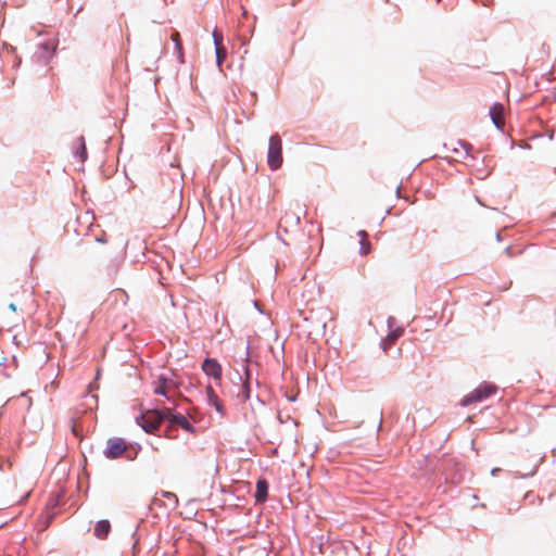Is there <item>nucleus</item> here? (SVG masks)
I'll return each mask as SVG.
<instances>
[{
	"label": "nucleus",
	"mask_w": 556,
	"mask_h": 556,
	"mask_svg": "<svg viewBox=\"0 0 556 556\" xmlns=\"http://www.w3.org/2000/svg\"><path fill=\"white\" fill-rule=\"evenodd\" d=\"M254 306H255V308H257L258 311H261V309H260V307H258V303H257L256 301L254 302Z\"/></svg>",
	"instance_id": "nucleus-34"
},
{
	"label": "nucleus",
	"mask_w": 556,
	"mask_h": 556,
	"mask_svg": "<svg viewBox=\"0 0 556 556\" xmlns=\"http://www.w3.org/2000/svg\"><path fill=\"white\" fill-rule=\"evenodd\" d=\"M213 39H214L215 49L217 48V45H218V47H223V45H222L223 36L216 29L213 31Z\"/></svg>",
	"instance_id": "nucleus-22"
},
{
	"label": "nucleus",
	"mask_w": 556,
	"mask_h": 556,
	"mask_svg": "<svg viewBox=\"0 0 556 556\" xmlns=\"http://www.w3.org/2000/svg\"><path fill=\"white\" fill-rule=\"evenodd\" d=\"M152 504L153 505H160V498L154 497L153 501H152Z\"/></svg>",
	"instance_id": "nucleus-31"
},
{
	"label": "nucleus",
	"mask_w": 556,
	"mask_h": 556,
	"mask_svg": "<svg viewBox=\"0 0 556 556\" xmlns=\"http://www.w3.org/2000/svg\"><path fill=\"white\" fill-rule=\"evenodd\" d=\"M504 112H505V109H504L503 104H501L498 102H495L490 108V111H489V115L492 119V123L500 130H503L504 124H505Z\"/></svg>",
	"instance_id": "nucleus-7"
},
{
	"label": "nucleus",
	"mask_w": 556,
	"mask_h": 556,
	"mask_svg": "<svg viewBox=\"0 0 556 556\" xmlns=\"http://www.w3.org/2000/svg\"><path fill=\"white\" fill-rule=\"evenodd\" d=\"M288 400H289L290 402H294V401L296 400V396H295V395L288 396Z\"/></svg>",
	"instance_id": "nucleus-33"
},
{
	"label": "nucleus",
	"mask_w": 556,
	"mask_h": 556,
	"mask_svg": "<svg viewBox=\"0 0 556 556\" xmlns=\"http://www.w3.org/2000/svg\"><path fill=\"white\" fill-rule=\"evenodd\" d=\"M267 164L271 170H277L282 165V141L278 134L269 138Z\"/></svg>",
	"instance_id": "nucleus-2"
},
{
	"label": "nucleus",
	"mask_w": 556,
	"mask_h": 556,
	"mask_svg": "<svg viewBox=\"0 0 556 556\" xmlns=\"http://www.w3.org/2000/svg\"><path fill=\"white\" fill-rule=\"evenodd\" d=\"M458 144L464 149V151L466 153V156H469L470 155V151L472 150V146L469 142L465 141V140H459Z\"/></svg>",
	"instance_id": "nucleus-21"
},
{
	"label": "nucleus",
	"mask_w": 556,
	"mask_h": 556,
	"mask_svg": "<svg viewBox=\"0 0 556 556\" xmlns=\"http://www.w3.org/2000/svg\"><path fill=\"white\" fill-rule=\"evenodd\" d=\"M396 195L400 197V188H396Z\"/></svg>",
	"instance_id": "nucleus-37"
},
{
	"label": "nucleus",
	"mask_w": 556,
	"mask_h": 556,
	"mask_svg": "<svg viewBox=\"0 0 556 556\" xmlns=\"http://www.w3.org/2000/svg\"><path fill=\"white\" fill-rule=\"evenodd\" d=\"M206 402L210 406L215 407L216 412L223 417L225 416V408L218 399V395L214 391L211 384L206 387Z\"/></svg>",
	"instance_id": "nucleus-8"
},
{
	"label": "nucleus",
	"mask_w": 556,
	"mask_h": 556,
	"mask_svg": "<svg viewBox=\"0 0 556 556\" xmlns=\"http://www.w3.org/2000/svg\"><path fill=\"white\" fill-rule=\"evenodd\" d=\"M97 241L98 242H104V240L102 238H97Z\"/></svg>",
	"instance_id": "nucleus-38"
},
{
	"label": "nucleus",
	"mask_w": 556,
	"mask_h": 556,
	"mask_svg": "<svg viewBox=\"0 0 556 556\" xmlns=\"http://www.w3.org/2000/svg\"><path fill=\"white\" fill-rule=\"evenodd\" d=\"M357 235L361 237V240H366L367 232L365 230H359Z\"/></svg>",
	"instance_id": "nucleus-26"
},
{
	"label": "nucleus",
	"mask_w": 556,
	"mask_h": 556,
	"mask_svg": "<svg viewBox=\"0 0 556 556\" xmlns=\"http://www.w3.org/2000/svg\"><path fill=\"white\" fill-rule=\"evenodd\" d=\"M496 239H497L498 241L501 240V233H500V232H497V233H496Z\"/></svg>",
	"instance_id": "nucleus-35"
},
{
	"label": "nucleus",
	"mask_w": 556,
	"mask_h": 556,
	"mask_svg": "<svg viewBox=\"0 0 556 556\" xmlns=\"http://www.w3.org/2000/svg\"><path fill=\"white\" fill-rule=\"evenodd\" d=\"M458 144L464 149V151L466 153V156H469L470 155V151L472 150V146L469 142L465 141V140H459Z\"/></svg>",
	"instance_id": "nucleus-20"
},
{
	"label": "nucleus",
	"mask_w": 556,
	"mask_h": 556,
	"mask_svg": "<svg viewBox=\"0 0 556 556\" xmlns=\"http://www.w3.org/2000/svg\"><path fill=\"white\" fill-rule=\"evenodd\" d=\"M121 263H122V260H115L113 265L110 268V273L109 274L116 273V270H117V268H118Z\"/></svg>",
	"instance_id": "nucleus-23"
},
{
	"label": "nucleus",
	"mask_w": 556,
	"mask_h": 556,
	"mask_svg": "<svg viewBox=\"0 0 556 556\" xmlns=\"http://www.w3.org/2000/svg\"><path fill=\"white\" fill-rule=\"evenodd\" d=\"M176 382L172 377L161 375L156 381V384L153 389V392L157 395L164 396L167 401L174 403L173 396L169 394V391L174 389Z\"/></svg>",
	"instance_id": "nucleus-3"
},
{
	"label": "nucleus",
	"mask_w": 556,
	"mask_h": 556,
	"mask_svg": "<svg viewBox=\"0 0 556 556\" xmlns=\"http://www.w3.org/2000/svg\"><path fill=\"white\" fill-rule=\"evenodd\" d=\"M216 54V64L220 68L222 64L224 63L226 56H227V50L225 47H218L215 49Z\"/></svg>",
	"instance_id": "nucleus-18"
},
{
	"label": "nucleus",
	"mask_w": 556,
	"mask_h": 556,
	"mask_svg": "<svg viewBox=\"0 0 556 556\" xmlns=\"http://www.w3.org/2000/svg\"><path fill=\"white\" fill-rule=\"evenodd\" d=\"M52 518H53V516H47L43 529H46L49 526V523L51 522Z\"/></svg>",
	"instance_id": "nucleus-27"
},
{
	"label": "nucleus",
	"mask_w": 556,
	"mask_h": 556,
	"mask_svg": "<svg viewBox=\"0 0 556 556\" xmlns=\"http://www.w3.org/2000/svg\"><path fill=\"white\" fill-rule=\"evenodd\" d=\"M38 50L39 51H37L35 53V56L38 58V59L42 58L45 60V62L52 56L53 49L50 46V43H48V42L39 45L38 46Z\"/></svg>",
	"instance_id": "nucleus-16"
},
{
	"label": "nucleus",
	"mask_w": 556,
	"mask_h": 556,
	"mask_svg": "<svg viewBox=\"0 0 556 556\" xmlns=\"http://www.w3.org/2000/svg\"><path fill=\"white\" fill-rule=\"evenodd\" d=\"M269 484L265 478H260L256 481V490L254 493V500L256 503H264L267 501Z\"/></svg>",
	"instance_id": "nucleus-9"
},
{
	"label": "nucleus",
	"mask_w": 556,
	"mask_h": 556,
	"mask_svg": "<svg viewBox=\"0 0 556 556\" xmlns=\"http://www.w3.org/2000/svg\"><path fill=\"white\" fill-rule=\"evenodd\" d=\"M370 250V243L367 240H361V249L359 254L361 255H367Z\"/></svg>",
	"instance_id": "nucleus-19"
},
{
	"label": "nucleus",
	"mask_w": 556,
	"mask_h": 556,
	"mask_svg": "<svg viewBox=\"0 0 556 556\" xmlns=\"http://www.w3.org/2000/svg\"><path fill=\"white\" fill-rule=\"evenodd\" d=\"M111 531V523L108 519L99 520L93 529V534L96 538L100 540H104L108 538Z\"/></svg>",
	"instance_id": "nucleus-11"
},
{
	"label": "nucleus",
	"mask_w": 556,
	"mask_h": 556,
	"mask_svg": "<svg viewBox=\"0 0 556 556\" xmlns=\"http://www.w3.org/2000/svg\"><path fill=\"white\" fill-rule=\"evenodd\" d=\"M395 324V318L390 316L388 318V327L390 329L387 338L383 340L382 349L386 351L388 349V345L393 344L404 332V329L402 327H396L393 329V326Z\"/></svg>",
	"instance_id": "nucleus-5"
},
{
	"label": "nucleus",
	"mask_w": 556,
	"mask_h": 556,
	"mask_svg": "<svg viewBox=\"0 0 556 556\" xmlns=\"http://www.w3.org/2000/svg\"><path fill=\"white\" fill-rule=\"evenodd\" d=\"M170 39L173 40V42L175 45L174 53L177 55V59H178L179 63H184L185 62V60H184V51H182V43H181V40H180L179 33L174 31L172 34V36H170Z\"/></svg>",
	"instance_id": "nucleus-15"
},
{
	"label": "nucleus",
	"mask_w": 556,
	"mask_h": 556,
	"mask_svg": "<svg viewBox=\"0 0 556 556\" xmlns=\"http://www.w3.org/2000/svg\"><path fill=\"white\" fill-rule=\"evenodd\" d=\"M127 450L126 442L121 438L110 439L108 441V445L103 451V454L109 459H115L122 456V454Z\"/></svg>",
	"instance_id": "nucleus-4"
},
{
	"label": "nucleus",
	"mask_w": 556,
	"mask_h": 556,
	"mask_svg": "<svg viewBox=\"0 0 556 556\" xmlns=\"http://www.w3.org/2000/svg\"><path fill=\"white\" fill-rule=\"evenodd\" d=\"M20 64H21V60H18L14 66H18Z\"/></svg>",
	"instance_id": "nucleus-40"
},
{
	"label": "nucleus",
	"mask_w": 556,
	"mask_h": 556,
	"mask_svg": "<svg viewBox=\"0 0 556 556\" xmlns=\"http://www.w3.org/2000/svg\"><path fill=\"white\" fill-rule=\"evenodd\" d=\"M202 370L215 380L222 377V366L215 358L206 357L202 363Z\"/></svg>",
	"instance_id": "nucleus-6"
},
{
	"label": "nucleus",
	"mask_w": 556,
	"mask_h": 556,
	"mask_svg": "<svg viewBox=\"0 0 556 556\" xmlns=\"http://www.w3.org/2000/svg\"><path fill=\"white\" fill-rule=\"evenodd\" d=\"M74 155L79 159L80 162H85L87 160V148L85 138L79 136L76 139V147L74 148Z\"/></svg>",
	"instance_id": "nucleus-14"
},
{
	"label": "nucleus",
	"mask_w": 556,
	"mask_h": 556,
	"mask_svg": "<svg viewBox=\"0 0 556 556\" xmlns=\"http://www.w3.org/2000/svg\"><path fill=\"white\" fill-rule=\"evenodd\" d=\"M72 430H73V433H74L75 435H77L76 428H75V427H73V429H72Z\"/></svg>",
	"instance_id": "nucleus-36"
},
{
	"label": "nucleus",
	"mask_w": 556,
	"mask_h": 556,
	"mask_svg": "<svg viewBox=\"0 0 556 556\" xmlns=\"http://www.w3.org/2000/svg\"><path fill=\"white\" fill-rule=\"evenodd\" d=\"M535 472H536V466H534V468L530 472L522 473V475H516V477L517 478H528V477L534 476Z\"/></svg>",
	"instance_id": "nucleus-24"
},
{
	"label": "nucleus",
	"mask_w": 556,
	"mask_h": 556,
	"mask_svg": "<svg viewBox=\"0 0 556 556\" xmlns=\"http://www.w3.org/2000/svg\"><path fill=\"white\" fill-rule=\"evenodd\" d=\"M168 416H169V422L172 425L179 426L187 432L194 431V427L188 421V419L182 414H175L173 412V413H167V415H165V417H168Z\"/></svg>",
	"instance_id": "nucleus-10"
},
{
	"label": "nucleus",
	"mask_w": 556,
	"mask_h": 556,
	"mask_svg": "<svg viewBox=\"0 0 556 556\" xmlns=\"http://www.w3.org/2000/svg\"><path fill=\"white\" fill-rule=\"evenodd\" d=\"M498 471H500V468H493V469L491 470V475H492V476H496Z\"/></svg>",
	"instance_id": "nucleus-29"
},
{
	"label": "nucleus",
	"mask_w": 556,
	"mask_h": 556,
	"mask_svg": "<svg viewBox=\"0 0 556 556\" xmlns=\"http://www.w3.org/2000/svg\"><path fill=\"white\" fill-rule=\"evenodd\" d=\"M173 409L174 408H170V407H164V408H156L154 409L153 412V419L157 422V425L160 426L163 421H169V416L168 417H165V415H167V413H173Z\"/></svg>",
	"instance_id": "nucleus-17"
},
{
	"label": "nucleus",
	"mask_w": 556,
	"mask_h": 556,
	"mask_svg": "<svg viewBox=\"0 0 556 556\" xmlns=\"http://www.w3.org/2000/svg\"><path fill=\"white\" fill-rule=\"evenodd\" d=\"M510 251H511V248H510V247H507V248L505 249L506 254H507V255H509V256L511 255V254H510Z\"/></svg>",
	"instance_id": "nucleus-32"
},
{
	"label": "nucleus",
	"mask_w": 556,
	"mask_h": 556,
	"mask_svg": "<svg viewBox=\"0 0 556 556\" xmlns=\"http://www.w3.org/2000/svg\"><path fill=\"white\" fill-rule=\"evenodd\" d=\"M136 421L147 433H153L160 427L154 419H147L144 415L138 416Z\"/></svg>",
	"instance_id": "nucleus-13"
},
{
	"label": "nucleus",
	"mask_w": 556,
	"mask_h": 556,
	"mask_svg": "<svg viewBox=\"0 0 556 556\" xmlns=\"http://www.w3.org/2000/svg\"><path fill=\"white\" fill-rule=\"evenodd\" d=\"M9 309H11L12 312H16V305L14 303H10Z\"/></svg>",
	"instance_id": "nucleus-28"
},
{
	"label": "nucleus",
	"mask_w": 556,
	"mask_h": 556,
	"mask_svg": "<svg viewBox=\"0 0 556 556\" xmlns=\"http://www.w3.org/2000/svg\"><path fill=\"white\" fill-rule=\"evenodd\" d=\"M320 327H321L323 329H324V328H326V324H325V323H323V324L320 325Z\"/></svg>",
	"instance_id": "nucleus-39"
},
{
	"label": "nucleus",
	"mask_w": 556,
	"mask_h": 556,
	"mask_svg": "<svg viewBox=\"0 0 556 556\" xmlns=\"http://www.w3.org/2000/svg\"><path fill=\"white\" fill-rule=\"evenodd\" d=\"M243 370H244L245 379L242 382L241 391H240V393L238 395L243 401H248L251 397V384H250L251 371H250V368L248 366H243Z\"/></svg>",
	"instance_id": "nucleus-12"
},
{
	"label": "nucleus",
	"mask_w": 556,
	"mask_h": 556,
	"mask_svg": "<svg viewBox=\"0 0 556 556\" xmlns=\"http://www.w3.org/2000/svg\"><path fill=\"white\" fill-rule=\"evenodd\" d=\"M379 418H380V420H379V429H380L382 426V412H379Z\"/></svg>",
	"instance_id": "nucleus-30"
},
{
	"label": "nucleus",
	"mask_w": 556,
	"mask_h": 556,
	"mask_svg": "<svg viewBox=\"0 0 556 556\" xmlns=\"http://www.w3.org/2000/svg\"><path fill=\"white\" fill-rule=\"evenodd\" d=\"M496 391L497 387L495 384L483 382L480 386H478L475 390H472L470 393L465 395L460 401V405L463 407H467L473 403L482 402L485 399L493 395Z\"/></svg>",
	"instance_id": "nucleus-1"
},
{
	"label": "nucleus",
	"mask_w": 556,
	"mask_h": 556,
	"mask_svg": "<svg viewBox=\"0 0 556 556\" xmlns=\"http://www.w3.org/2000/svg\"><path fill=\"white\" fill-rule=\"evenodd\" d=\"M163 496L168 498V500H172L174 503H176V495L174 493H170V492H163Z\"/></svg>",
	"instance_id": "nucleus-25"
}]
</instances>
